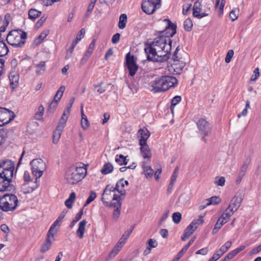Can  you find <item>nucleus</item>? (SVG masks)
I'll use <instances>...</instances> for the list:
<instances>
[{"mask_svg":"<svg viewBox=\"0 0 261 261\" xmlns=\"http://www.w3.org/2000/svg\"><path fill=\"white\" fill-rule=\"evenodd\" d=\"M66 122L64 119L60 118L53 135V142L54 144H57L58 142Z\"/></svg>","mask_w":261,"mask_h":261,"instance_id":"2eb2a0df","label":"nucleus"},{"mask_svg":"<svg viewBox=\"0 0 261 261\" xmlns=\"http://www.w3.org/2000/svg\"><path fill=\"white\" fill-rule=\"evenodd\" d=\"M141 146V153L144 159H149L151 156V153L147 143L144 144L139 143Z\"/></svg>","mask_w":261,"mask_h":261,"instance_id":"5701e85b","label":"nucleus"},{"mask_svg":"<svg viewBox=\"0 0 261 261\" xmlns=\"http://www.w3.org/2000/svg\"><path fill=\"white\" fill-rule=\"evenodd\" d=\"M87 224L86 220H83L81 221L79 225V228L76 231V235L80 239H83L84 237V233L85 231V226Z\"/></svg>","mask_w":261,"mask_h":261,"instance_id":"bb28decb","label":"nucleus"},{"mask_svg":"<svg viewBox=\"0 0 261 261\" xmlns=\"http://www.w3.org/2000/svg\"><path fill=\"white\" fill-rule=\"evenodd\" d=\"M226 223V221L223 220L222 218L220 217L218 219L217 223L215 225V229L219 230L221 228V227Z\"/></svg>","mask_w":261,"mask_h":261,"instance_id":"8fccbe9b","label":"nucleus"},{"mask_svg":"<svg viewBox=\"0 0 261 261\" xmlns=\"http://www.w3.org/2000/svg\"><path fill=\"white\" fill-rule=\"evenodd\" d=\"M261 251V244L259 246L254 248L251 250V251L250 252L249 254L250 255H253L255 254L258 253Z\"/></svg>","mask_w":261,"mask_h":261,"instance_id":"680f3d73","label":"nucleus"},{"mask_svg":"<svg viewBox=\"0 0 261 261\" xmlns=\"http://www.w3.org/2000/svg\"><path fill=\"white\" fill-rule=\"evenodd\" d=\"M59 225V223L55 221L54 223L51 225L50 229H49L47 234L50 235L53 238H54V234L57 232L58 229H56V227Z\"/></svg>","mask_w":261,"mask_h":261,"instance_id":"a19ab883","label":"nucleus"},{"mask_svg":"<svg viewBox=\"0 0 261 261\" xmlns=\"http://www.w3.org/2000/svg\"><path fill=\"white\" fill-rule=\"evenodd\" d=\"M33 185L29 186L28 184H24L22 186V191L24 194L30 193L39 187V184L37 179L32 183Z\"/></svg>","mask_w":261,"mask_h":261,"instance_id":"4be33fe9","label":"nucleus"},{"mask_svg":"<svg viewBox=\"0 0 261 261\" xmlns=\"http://www.w3.org/2000/svg\"><path fill=\"white\" fill-rule=\"evenodd\" d=\"M74 97H72L70 99V100L66 107V109L64 111V112H63L62 116L61 118L64 119L65 121H67V120L68 119V116H69L70 112V110H71V108L72 105L74 102Z\"/></svg>","mask_w":261,"mask_h":261,"instance_id":"cd10ccee","label":"nucleus"},{"mask_svg":"<svg viewBox=\"0 0 261 261\" xmlns=\"http://www.w3.org/2000/svg\"><path fill=\"white\" fill-rule=\"evenodd\" d=\"M92 53V52L87 50L86 53L85 54L84 56L81 59V63H84L86 62L87 61L88 58L91 56Z\"/></svg>","mask_w":261,"mask_h":261,"instance_id":"13d9d810","label":"nucleus"},{"mask_svg":"<svg viewBox=\"0 0 261 261\" xmlns=\"http://www.w3.org/2000/svg\"><path fill=\"white\" fill-rule=\"evenodd\" d=\"M76 198V195L74 192H72L69 198L66 200L65 204L68 208H71L72 207V204L74 202Z\"/></svg>","mask_w":261,"mask_h":261,"instance_id":"f704fd0d","label":"nucleus"},{"mask_svg":"<svg viewBox=\"0 0 261 261\" xmlns=\"http://www.w3.org/2000/svg\"><path fill=\"white\" fill-rule=\"evenodd\" d=\"M249 163H250V161L246 160L244 162L243 164L241 167L239 172V174H238V178H240V180H241V179L243 178V177L245 175V174L247 170L248 166Z\"/></svg>","mask_w":261,"mask_h":261,"instance_id":"2f4dec72","label":"nucleus"},{"mask_svg":"<svg viewBox=\"0 0 261 261\" xmlns=\"http://www.w3.org/2000/svg\"><path fill=\"white\" fill-rule=\"evenodd\" d=\"M47 17L46 15H43L40 19L37 21V25L39 27L41 26L43 23L45 21Z\"/></svg>","mask_w":261,"mask_h":261,"instance_id":"e2e57ef3","label":"nucleus"},{"mask_svg":"<svg viewBox=\"0 0 261 261\" xmlns=\"http://www.w3.org/2000/svg\"><path fill=\"white\" fill-rule=\"evenodd\" d=\"M116 193L114 187L112 185H108L105 188L102 195L101 201L106 206H108L109 202L105 201V199L109 200L113 197V194Z\"/></svg>","mask_w":261,"mask_h":261,"instance_id":"dca6fc26","label":"nucleus"},{"mask_svg":"<svg viewBox=\"0 0 261 261\" xmlns=\"http://www.w3.org/2000/svg\"><path fill=\"white\" fill-rule=\"evenodd\" d=\"M27 38V33L21 30H14L7 35L6 40L15 47H21L24 45Z\"/></svg>","mask_w":261,"mask_h":261,"instance_id":"423d86ee","label":"nucleus"},{"mask_svg":"<svg viewBox=\"0 0 261 261\" xmlns=\"http://www.w3.org/2000/svg\"><path fill=\"white\" fill-rule=\"evenodd\" d=\"M85 34V29L83 28L82 29L80 32L77 34L76 35V38L77 40H81L84 37Z\"/></svg>","mask_w":261,"mask_h":261,"instance_id":"69168bd1","label":"nucleus"},{"mask_svg":"<svg viewBox=\"0 0 261 261\" xmlns=\"http://www.w3.org/2000/svg\"><path fill=\"white\" fill-rule=\"evenodd\" d=\"M127 17L125 14H122L120 17L118 22V27L120 29H124L125 28L127 22Z\"/></svg>","mask_w":261,"mask_h":261,"instance_id":"c9c22d12","label":"nucleus"},{"mask_svg":"<svg viewBox=\"0 0 261 261\" xmlns=\"http://www.w3.org/2000/svg\"><path fill=\"white\" fill-rule=\"evenodd\" d=\"M41 14V12L35 9H31L28 12L29 18L34 20Z\"/></svg>","mask_w":261,"mask_h":261,"instance_id":"72a5a7b5","label":"nucleus"},{"mask_svg":"<svg viewBox=\"0 0 261 261\" xmlns=\"http://www.w3.org/2000/svg\"><path fill=\"white\" fill-rule=\"evenodd\" d=\"M15 163L9 160L0 163V192L11 191L14 187L11 184Z\"/></svg>","mask_w":261,"mask_h":261,"instance_id":"f03ea898","label":"nucleus"},{"mask_svg":"<svg viewBox=\"0 0 261 261\" xmlns=\"http://www.w3.org/2000/svg\"><path fill=\"white\" fill-rule=\"evenodd\" d=\"M243 195L242 193H237L231 200L228 206L233 208L236 212L239 208L243 199Z\"/></svg>","mask_w":261,"mask_h":261,"instance_id":"6ab92c4d","label":"nucleus"},{"mask_svg":"<svg viewBox=\"0 0 261 261\" xmlns=\"http://www.w3.org/2000/svg\"><path fill=\"white\" fill-rule=\"evenodd\" d=\"M82 215L83 210H81L79 213H78L76 215L74 219L71 222L70 225V227H72L75 225V224L81 219Z\"/></svg>","mask_w":261,"mask_h":261,"instance_id":"49530a36","label":"nucleus"},{"mask_svg":"<svg viewBox=\"0 0 261 261\" xmlns=\"http://www.w3.org/2000/svg\"><path fill=\"white\" fill-rule=\"evenodd\" d=\"M113 166L110 163H106L101 170L102 174H107L111 173L113 170Z\"/></svg>","mask_w":261,"mask_h":261,"instance_id":"e433bc0d","label":"nucleus"},{"mask_svg":"<svg viewBox=\"0 0 261 261\" xmlns=\"http://www.w3.org/2000/svg\"><path fill=\"white\" fill-rule=\"evenodd\" d=\"M225 179L224 177H217L215 178V183L217 185L223 186L225 184Z\"/></svg>","mask_w":261,"mask_h":261,"instance_id":"3c124183","label":"nucleus"},{"mask_svg":"<svg viewBox=\"0 0 261 261\" xmlns=\"http://www.w3.org/2000/svg\"><path fill=\"white\" fill-rule=\"evenodd\" d=\"M161 5V0H147L142 3V9L145 13L152 14Z\"/></svg>","mask_w":261,"mask_h":261,"instance_id":"9b49d317","label":"nucleus"},{"mask_svg":"<svg viewBox=\"0 0 261 261\" xmlns=\"http://www.w3.org/2000/svg\"><path fill=\"white\" fill-rule=\"evenodd\" d=\"M65 90L64 86H61L57 91L54 96V100L49 104L47 112L52 113L58 106V102L60 100Z\"/></svg>","mask_w":261,"mask_h":261,"instance_id":"4468645a","label":"nucleus"},{"mask_svg":"<svg viewBox=\"0 0 261 261\" xmlns=\"http://www.w3.org/2000/svg\"><path fill=\"white\" fill-rule=\"evenodd\" d=\"M235 212V211H233V208L230 207V206H228L222 216L220 217V218H222L223 220L226 221V222H227L228 219Z\"/></svg>","mask_w":261,"mask_h":261,"instance_id":"c756f323","label":"nucleus"},{"mask_svg":"<svg viewBox=\"0 0 261 261\" xmlns=\"http://www.w3.org/2000/svg\"><path fill=\"white\" fill-rule=\"evenodd\" d=\"M121 249V248L120 247L117 245H115V247L113 249V250L110 252L109 256L111 258L114 257L117 253L120 251Z\"/></svg>","mask_w":261,"mask_h":261,"instance_id":"c03bdc74","label":"nucleus"},{"mask_svg":"<svg viewBox=\"0 0 261 261\" xmlns=\"http://www.w3.org/2000/svg\"><path fill=\"white\" fill-rule=\"evenodd\" d=\"M44 112V108L42 105H40L35 113L34 118L37 120H40L42 119Z\"/></svg>","mask_w":261,"mask_h":261,"instance_id":"58836bf2","label":"nucleus"},{"mask_svg":"<svg viewBox=\"0 0 261 261\" xmlns=\"http://www.w3.org/2000/svg\"><path fill=\"white\" fill-rule=\"evenodd\" d=\"M121 208H115L113 213V218L114 220L116 221L118 219L120 215Z\"/></svg>","mask_w":261,"mask_h":261,"instance_id":"864d4df0","label":"nucleus"},{"mask_svg":"<svg viewBox=\"0 0 261 261\" xmlns=\"http://www.w3.org/2000/svg\"><path fill=\"white\" fill-rule=\"evenodd\" d=\"M1 229L2 230V231H3L4 233H5L6 234L9 233L10 232V229H9V227L7 225H6L5 224H3L1 225Z\"/></svg>","mask_w":261,"mask_h":261,"instance_id":"774afa93","label":"nucleus"},{"mask_svg":"<svg viewBox=\"0 0 261 261\" xmlns=\"http://www.w3.org/2000/svg\"><path fill=\"white\" fill-rule=\"evenodd\" d=\"M234 55V51L232 49H229L226 54V56L225 59V61L226 63H229L231 59L232 58Z\"/></svg>","mask_w":261,"mask_h":261,"instance_id":"de8ad7c7","label":"nucleus"},{"mask_svg":"<svg viewBox=\"0 0 261 261\" xmlns=\"http://www.w3.org/2000/svg\"><path fill=\"white\" fill-rule=\"evenodd\" d=\"M162 23L165 24V29L158 32L159 37H164L166 39H170L176 33V25L173 23L169 19H166L162 21ZM166 42L168 43L167 39Z\"/></svg>","mask_w":261,"mask_h":261,"instance_id":"0eeeda50","label":"nucleus"},{"mask_svg":"<svg viewBox=\"0 0 261 261\" xmlns=\"http://www.w3.org/2000/svg\"><path fill=\"white\" fill-rule=\"evenodd\" d=\"M14 113L12 111L0 107V126H4L13 120Z\"/></svg>","mask_w":261,"mask_h":261,"instance_id":"ddd939ff","label":"nucleus"},{"mask_svg":"<svg viewBox=\"0 0 261 261\" xmlns=\"http://www.w3.org/2000/svg\"><path fill=\"white\" fill-rule=\"evenodd\" d=\"M92 53V52L87 50L86 53L85 54L84 56L81 59V63H84L86 62L87 61L88 58L91 56Z\"/></svg>","mask_w":261,"mask_h":261,"instance_id":"4d7b16f0","label":"nucleus"},{"mask_svg":"<svg viewBox=\"0 0 261 261\" xmlns=\"http://www.w3.org/2000/svg\"><path fill=\"white\" fill-rule=\"evenodd\" d=\"M203 217V216L200 215L198 219L194 220L186 228L183 236L181 237V240L183 241H185L190 236H191L200 224H202L203 223L204 220Z\"/></svg>","mask_w":261,"mask_h":261,"instance_id":"1a4fd4ad","label":"nucleus"},{"mask_svg":"<svg viewBox=\"0 0 261 261\" xmlns=\"http://www.w3.org/2000/svg\"><path fill=\"white\" fill-rule=\"evenodd\" d=\"M124 180L123 179H120L116 184V186L114 187L116 192H118L119 196H123L125 195L126 192L124 189Z\"/></svg>","mask_w":261,"mask_h":261,"instance_id":"393cba45","label":"nucleus"},{"mask_svg":"<svg viewBox=\"0 0 261 261\" xmlns=\"http://www.w3.org/2000/svg\"><path fill=\"white\" fill-rule=\"evenodd\" d=\"M148 244L150 248H155L158 245L156 241L152 239H150L148 241Z\"/></svg>","mask_w":261,"mask_h":261,"instance_id":"0e129e2a","label":"nucleus"},{"mask_svg":"<svg viewBox=\"0 0 261 261\" xmlns=\"http://www.w3.org/2000/svg\"><path fill=\"white\" fill-rule=\"evenodd\" d=\"M196 239V237L194 236L190 241L189 242L182 248L183 251L186 252L189 247L193 243V242L195 241Z\"/></svg>","mask_w":261,"mask_h":261,"instance_id":"5fc2aeb1","label":"nucleus"},{"mask_svg":"<svg viewBox=\"0 0 261 261\" xmlns=\"http://www.w3.org/2000/svg\"><path fill=\"white\" fill-rule=\"evenodd\" d=\"M178 84V80L174 76L164 75L151 81L149 85L150 90L154 93L165 92L170 88L175 87Z\"/></svg>","mask_w":261,"mask_h":261,"instance_id":"7ed1b4c3","label":"nucleus"},{"mask_svg":"<svg viewBox=\"0 0 261 261\" xmlns=\"http://www.w3.org/2000/svg\"><path fill=\"white\" fill-rule=\"evenodd\" d=\"M120 35L119 33L115 34L114 35L112 38V42L113 44H116L120 40Z\"/></svg>","mask_w":261,"mask_h":261,"instance_id":"052dcab7","label":"nucleus"},{"mask_svg":"<svg viewBox=\"0 0 261 261\" xmlns=\"http://www.w3.org/2000/svg\"><path fill=\"white\" fill-rule=\"evenodd\" d=\"M18 205L17 196L13 194H5L0 196V211L5 212L15 210Z\"/></svg>","mask_w":261,"mask_h":261,"instance_id":"39448f33","label":"nucleus"},{"mask_svg":"<svg viewBox=\"0 0 261 261\" xmlns=\"http://www.w3.org/2000/svg\"><path fill=\"white\" fill-rule=\"evenodd\" d=\"M179 49L180 47L178 46L176 47L173 56V63L171 64L169 69L170 71L173 72L175 74H179L186 65L184 62L178 59L177 54Z\"/></svg>","mask_w":261,"mask_h":261,"instance_id":"f8f14e48","label":"nucleus"},{"mask_svg":"<svg viewBox=\"0 0 261 261\" xmlns=\"http://www.w3.org/2000/svg\"><path fill=\"white\" fill-rule=\"evenodd\" d=\"M9 51L8 48L3 40L0 39V57L6 55Z\"/></svg>","mask_w":261,"mask_h":261,"instance_id":"4c0bfd02","label":"nucleus"},{"mask_svg":"<svg viewBox=\"0 0 261 261\" xmlns=\"http://www.w3.org/2000/svg\"><path fill=\"white\" fill-rule=\"evenodd\" d=\"M113 200H116V202H111L109 204L110 207H113L115 208H121L122 201L123 198H122L120 196L118 195L116 193H114L113 194V197L112 198Z\"/></svg>","mask_w":261,"mask_h":261,"instance_id":"b1692460","label":"nucleus"},{"mask_svg":"<svg viewBox=\"0 0 261 261\" xmlns=\"http://www.w3.org/2000/svg\"><path fill=\"white\" fill-rule=\"evenodd\" d=\"M134 229V227H132L131 229H130L126 231L121 237L123 239H124L125 240H127V239L129 238L130 233H132L133 230Z\"/></svg>","mask_w":261,"mask_h":261,"instance_id":"338daca9","label":"nucleus"},{"mask_svg":"<svg viewBox=\"0 0 261 261\" xmlns=\"http://www.w3.org/2000/svg\"><path fill=\"white\" fill-rule=\"evenodd\" d=\"M148 163L146 162H143L142 168L143 169V172L144 173V175L145 177L147 179H150L152 177L153 174H154V171L152 169V168L150 166H147L146 164H147Z\"/></svg>","mask_w":261,"mask_h":261,"instance_id":"a878e982","label":"nucleus"},{"mask_svg":"<svg viewBox=\"0 0 261 261\" xmlns=\"http://www.w3.org/2000/svg\"><path fill=\"white\" fill-rule=\"evenodd\" d=\"M103 83L102 82H101L98 84H95L93 85L94 88L95 89H97V92L99 94H102L106 90V87L105 86H103Z\"/></svg>","mask_w":261,"mask_h":261,"instance_id":"79ce46f5","label":"nucleus"},{"mask_svg":"<svg viewBox=\"0 0 261 261\" xmlns=\"http://www.w3.org/2000/svg\"><path fill=\"white\" fill-rule=\"evenodd\" d=\"M125 66L128 70L129 75L134 76L138 69V66L137 64V58L132 55L130 53L126 55Z\"/></svg>","mask_w":261,"mask_h":261,"instance_id":"9d476101","label":"nucleus"},{"mask_svg":"<svg viewBox=\"0 0 261 261\" xmlns=\"http://www.w3.org/2000/svg\"><path fill=\"white\" fill-rule=\"evenodd\" d=\"M10 81V86L12 89H14L18 85L19 76L17 74H14L11 73L9 75Z\"/></svg>","mask_w":261,"mask_h":261,"instance_id":"473e14b6","label":"nucleus"},{"mask_svg":"<svg viewBox=\"0 0 261 261\" xmlns=\"http://www.w3.org/2000/svg\"><path fill=\"white\" fill-rule=\"evenodd\" d=\"M229 18L232 21H235L238 17V15L236 14V10H232L229 13Z\"/></svg>","mask_w":261,"mask_h":261,"instance_id":"6e6d98bb","label":"nucleus"},{"mask_svg":"<svg viewBox=\"0 0 261 261\" xmlns=\"http://www.w3.org/2000/svg\"><path fill=\"white\" fill-rule=\"evenodd\" d=\"M81 126L84 129H86L89 126V122L88 119L81 120Z\"/></svg>","mask_w":261,"mask_h":261,"instance_id":"bf43d9fd","label":"nucleus"},{"mask_svg":"<svg viewBox=\"0 0 261 261\" xmlns=\"http://www.w3.org/2000/svg\"><path fill=\"white\" fill-rule=\"evenodd\" d=\"M30 165L32 167V173L36 177V179L42 176L43 172L46 169L45 163L40 159L32 160Z\"/></svg>","mask_w":261,"mask_h":261,"instance_id":"6e6552de","label":"nucleus"},{"mask_svg":"<svg viewBox=\"0 0 261 261\" xmlns=\"http://www.w3.org/2000/svg\"><path fill=\"white\" fill-rule=\"evenodd\" d=\"M199 130L204 136H207L211 132V126L210 123L204 119H200L197 122Z\"/></svg>","mask_w":261,"mask_h":261,"instance_id":"f3484780","label":"nucleus"},{"mask_svg":"<svg viewBox=\"0 0 261 261\" xmlns=\"http://www.w3.org/2000/svg\"><path fill=\"white\" fill-rule=\"evenodd\" d=\"M253 73L254 74L251 76V81L254 82L259 76V68L258 67H256L254 69Z\"/></svg>","mask_w":261,"mask_h":261,"instance_id":"603ef678","label":"nucleus"},{"mask_svg":"<svg viewBox=\"0 0 261 261\" xmlns=\"http://www.w3.org/2000/svg\"><path fill=\"white\" fill-rule=\"evenodd\" d=\"M181 100V98L180 96H174L171 101V110L172 111V107L176 106L177 103H178Z\"/></svg>","mask_w":261,"mask_h":261,"instance_id":"09e8293b","label":"nucleus"},{"mask_svg":"<svg viewBox=\"0 0 261 261\" xmlns=\"http://www.w3.org/2000/svg\"><path fill=\"white\" fill-rule=\"evenodd\" d=\"M221 202V199L217 196H213L207 198L203 201V204L199 206L200 210L205 208L207 206L211 204H218Z\"/></svg>","mask_w":261,"mask_h":261,"instance_id":"412c9836","label":"nucleus"},{"mask_svg":"<svg viewBox=\"0 0 261 261\" xmlns=\"http://www.w3.org/2000/svg\"><path fill=\"white\" fill-rule=\"evenodd\" d=\"M50 237H51L50 235H49L48 234H47V238L45 242L43 244L40 248V252L41 253H44L50 249L52 244V242L50 239Z\"/></svg>","mask_w":261,"mask_h":261,"instance_id":"c85d7f7f","label":"nucleus"},{"mask_svg":"<svg viewBox=\"0 0 261 261\" xmlns=\"http://www.w3.org/2000/svg\"><path fill=\"white\" fill-rule=\"evenodd\" d=\"M36 68V73L38 75L43 74L46 69L45 62L44 61H41L39 63L35 65Z\"/></svg>","mask_w":261,"mask_h":261,"instance_id":"7c9ffc66","label":"nucleus"},{"mask_svg":"<svg viewBox=\"0 0 261 261\" xmlns=\"http://www.w3.org/2000/svg\"><path fill=\"white\" fill-rule=\"evenodd\" d=\"M96 197V194L94 191H91L90 194L87 199L84 206H86L92 202Z\"/></svg>","mask_w":261,"mask_h":261,"instance_id":"37998d69","label":"nucleus"},{"mask_svg":"<svg viewBox=\"0 0 261 261\" xmlns=\"http://www.w3.org/2000/svg\"><path fill=\"white\" fill-rule=\"evenodd\" d=\"M202 10V5L201 2L199 1H196L193 5V16L194 17L197 18L198 19L202 18L203 17L206 16L208 15L207 14L205 13H201Z\"/></svg>","mask_w":261,"mask_h":261,"instance_id":"a211bd4d","label":"nucleus"},{"mask_svg":"<svg viewBox=\"0 0 261 261\" xmlns=\"http://www.w3.org/2000/svg\"><path fill=\"white\" fill-rule=\"evenodd\" d=\"M86 174L87 168L81 163L70 167L66 171L65 178L68 183L73 185L81 181Z\"/></svg>","mask_w":261,"mask_h":261,"instance_id":"20e7f679","label":"nucleus"},{"mask_svg":"<svg viewBox=\"0 0 261 261\" xmlns=\"http://www.w3.org/2000/svg\"><path fill=\"white\" fill-rule=\"evenodd\" d=\"M193 25L192 21L190 18L186 19L184 22V29L187 31L189 32L191 31Z\"/></svg>","mask_w":261,"mask_h":261,"instance_id":"ea45409f","label":"nucleus"},{"mask_svg":"<svg viewBox=\"0 0 261 261\" xmlns=\"http://www.w3.org/2000/svg\"><path fill=\"white\" fill-rule=\"evenodd\" d=\"M158 37L144 49L147 60L153 62H162L167 60L171 50L172 41L170 39Z\"/></svg>","mask_w":261,"mask_h":261,"instance_id":"f257e3e1","label":"nucleus"},{"mask_svg":"<svg viewBox=\"0 0 261 261\" xmlns=\"http://www.w3.org/2000/svg\"><path fill=\"white\" fill-rule=\"evenodd\" d=\"M181 219V214L179 212H175L172 215V220L173 221L176 223L178 224L180 222Z\"/></svg>","mask_w":261,"mask_h":261,"instance_id":"a18cd8bd","label":"nucleus"},{"mask_svg":"<svg viewBox=\"0 0 261 261\" xmlns=\"http://www.w3.org/2000/svg\"><path fill=\"white\" fill-rule=\"evenodd\" d=\"M150 136L149 132L146 128H140L138 132L139 143L144 144Z\"/></svg>","mask_w":261,"mask_h":261,"instance_id":"aec40b11","label":"nucleus"}]
</instances>
